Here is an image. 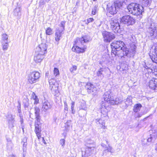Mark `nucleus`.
<instances>
[{"label": "nucleus", "instance_id": "nucleus-42", "mask_svg": "<svg viewBox=\"0 0 157 157\" xmlns=\"http://www.w3.org/2000/svg\"><path fill=\"white\" fill-rule=\"evenodd\" d=\"M80 108L85 110L86 109V104L84 102H82L81 103Z\"/></svg>", "mask_w": 157, "mask_h": 157}, {"label": "nucleus", "instance_id": "nucleus-26", "mask_svg": "<svg viewBox=\"0 0 157 157\" xmlns=\"http://www.w3.org/2000/svg\"><path fill=\"white\" fill-rule=\"evenodd\" d=\"M122 101L121 99H119V98H116L115 100H114L113 98V99H111L110 101V104L112 105H118L119 104L121 103Z\"/></svg>", "mask_w": 157, "mask_h": 157}, {"label": "nucleus", "instance_id": "nucleus-11", "mask_svg": "<svg viewBox=\"0 0 157 157\" xmlns=\"http://www.w3.org/2000/svg\"><path fill=\"white\" fill-rule=\"evenodd\" d=\"M84 151H82V157H87L90 156L94 152V146H86Z\"/></svg>", "mask_w": 157, "mask_h": 157}, {"label": "nucleus", "instance_id": "nucleus-24", "mask_svg": "<svg viewBox=\"0 0 157 157\" xmlns=\"http://www.w3.org/2000/svg\"><path fill=\"white\" fill-rule=\"evenodd\" d=\"M63 31L62 29H57L55 33V40L56 41H59L62 35L63 34Z\"/></svg>", "mask_w": 157, "mask_h": 157}, {"label": "nucleus", "instance_id": "nucleus-40", "mask_svg": "<svg viewBox=\"0 0 157 157\" xmlns=\"http://www.w3.org/2000/svg\"><path fill=\"white\" fill-rule=\"evenodd\" d=\"M65 22L64 21H61L60 24V27L57 29H62L63 31L65 30Z\"/></svg>", "mask_w": 157, "mask_h": 157}, {"label": "nucleus", "instance_id": "nucleus-22", "mask_svg": "<svg viewBox=\"0 0 157 157\" xmlns=\"http://www.w3.org/2000/svg\"><path fill=\"white\" fill-rule=\"evenodd\" d=\"M138 3H132L129 4L127 6V9L129 13L132 14Z\"/></svg>", "mask_w": 157, "mask_h": 157}, {"label": "nucleus", "instance_id": "nucleus-53", "mask_svg": "<svg viewBox=\"0 0 157 157\" xmlns=\"http://www.w3.org/2000/svg\"><path fill=\"white\" fill-rule=\"evenodd\" d=\"M94 20V19L92 18H89V19H87V24H89L90 22H93Z\"/></svg>", "mask_w": 157, "mask_h": 157}, {"label": "nucleus", "instance_id": "nucleus-19", "mask_svg": "<svg viewBox=\"0 0 157 157\" xmlns=\"http://www.w3.org/2000/svg\"><path fill=\"white\" fill-rule=\"evenodd\" d=\"M149 87L153 90H157V78H153L150 80L149 82Z\"/></svg>", "mask_w": 157, "mask_h": 157}, {"label": "nucleus", "instance_id": "nucleus-12", "mask_svg": "<svg viewBox=\"0 0 157 157\" xmlns=\"http://www.w3.org/2000/svg\"><path fill=\"white\" fill-rule=\"evenodd\" d=\"M145 71L146 72H148V73H146V75L147 76V75L149 74H154L155 75H157V68L156 67H149L147 65H145L144 67Z\"/></svg>", "mask_w": 157, "mask_h": 157}, {"label": "nucleus", "instance_id": "nucleus-62", "mask_svg": "<svg viewBox=\"0 0 157 157\" xmlns=\"http://www.w3.org/2000/svg\"><path fill=\"white\" fill-rule=\"evenodd\" d=\"M144 140H145L144 139V140L142 141V145H145L147 144L146 142V143H144Z\"/></svg>", "mask_w": 157, "mask_h": 157}, {"label": "nucleus", "instance_id": "nucleus-59", "mask_svg": "<svg viewBox=\"0 0 157 157\" xmlns=\"http://www.w3.org/2000/svg\"><path fill=\"white\" fill-rule=\"evenodd\" d=\"M32 99L33 100H35L36 99H38L37 97L34 94V95L33 96Z\"/></svg>", "mask_w": 157, "mask_h": 157}, {"label": "nucleus", "instance_id": "nucleus-13", "mask_svg": "<svg viewBox=\"0 0 157 157\" xmlns=\"http://www.w3.org/2000/svg\"><path fill=\"white\" fill-rule=\"evenodd\" d=\"M44 54L42 52L40 53L35 52L34 55V60L36 63H39L41 62L44 57Z\"/></svg>", "mask_w": 157, "mask_h": 157}, {"label": "nucleus", "instance_id": "nucleus-28", "mask_svg": "<svg viewBox=\"0 0 157 157\" xmlns=\"http://www.w3.org/2000/svg\"><path fill=\"white\" fill-rule=\"evenodd\" d=\"M81 39L84 43L88 42L91 40L90 36L88 35H85L82 36Z\"/></svg>", "mask_w": 157, "mask_h": 157}, {"label": "nucleus", "instance_id": "nucleus-48", "mask_svg": "<svg viewBox=\"0 0 157 157\" xmlns=\"http://www.w3.org/2000/svg\"><path fill=\"white\" fill-rule=\"evenodd\" d=\"M86 144L87 146H89V145H92L93 146H94L93 141L90 140H87L86 141Z\"/></svg>", "mask_w": 157, "mask_h": 157}, {"label": "nucleus", "instance_id": "nucleus-49", "mask_svg": "<svg viewBox=\"0 0 157 157\" xmlns=\"http://www.w3.org/2000/svg\"><path fill=\"white\" fill-rule=\"evenodd\" d=\"M77 69V66L74 65L70 69V71L71 73H74L75 71Z\"/></svg>", "mask_w": 157, "mask_h": 157}, {"label": "nucleus", "instance_id": "nucleus-29", "mask_svg": "<svg viewBox=\"0 0 157 157\" xmlns=\"http://www.w3.org/2000/svg\"><path fill=\"white\" fill-rule=\"evenodd\" d=\"M53 87H49L52 92H54V93L57 94L59 92L58 90V86L57 84L52 86Z\"/></svg>", "mask_w": 157, "mask_h": 157}, {"label": "nucleus", "instance_id": "nucleus-14", "mask_svg": "<svg viewBox=\"0 0 157 157\" xmlns=\"http://www.w3.org/2000/svg\"><path fill=\"white\" fill-rule=\"evenodd\" d=\"M52 106L50 102L47 100L44 99L43 101L41 110L42 111L46 112L52 108Z\"/></svg>", "mask_w": 157, "mask_h": 157}, {"label": "nucleus", "instance_id": "nucleus-45", "mask_svg": "<svg viewBox=\"0 0 157 157\" xmlns=\"http://www.w3.org/2000/svg\"><path fill=\"white\" fill-rule=\"evenodd\" d=\"M136 47L134 44H132L130 47L131 50L132 51L133 53H135L136 52Z\"/></svg>", "mask_w": 157, "mask_h": 157}, {"label": "nucleus", "instance_id": "nucleus-54", "mask_svg": "<svg viewBox=\"0 0 157 157\" xmlns=\"http://www.w3.org/2000/svg\"><path fill=\"white\" fill-rule=\"evenodd\" d=\"M22 143L23 145V151H24L26 149V147L27 145V143Z\"/></svg>", "mask_w": 157, "mask_h": 157}, {"label": "nucleus", "instance_id": "nucleus-61", "mask_svg": "<svg viewBox=\"0 0 157 157\" xmlns=\"http://www.w3.org/2000/svg\"><path fill=\"white\" fill-rule=\"evenodd\" d=\"M154 53L157 55V47L155 48L154 49Z\"/></svg>", "mask_w": 157, "mask_h": 157}, {"label": "nucleus", "instance_id": "nucleus-6", "mask_svg": "<svg viewBox=\"0 0 157 157\" xmlns=\"http://www.w3.org/2000/svg\"><path fill=\"white\" fill-rule=\"evenodd\" d=\"M102 35L104 42H110L115 38L114 35L112 33L106 31L102 32Z\"/></svg>", "mask_w": 157, "mask_h": 157}, {"label": "nucleus", "instance_id": "nucleus-33", "mask_svg": "<svg viewBox=\"0 0 157 157\" xmlns=\"http://www.w3.org/2000/svg\"><path fill=\"white\" fill-rule=\"evenodd\" d=\"M103 71V68H101L98 71L97 73V75L98 77H100L101 78H102L104 77V75L102 73Z\"/></svg>", "mask_w": 157, "mask_h": 157}, {"label": "nucleus", "instance_id": "nucleus-21", "mask_svg": "<svg viewBox=\"0 0 157 157\" xmlns=\"http://www.w3.org/2000/svg\"><path fill=\"white\" fill-rule=\"evenodd\" d=\"M107 114L106 113L103 114V115H101V117L98 121V122L99 124L102 125V128H105V121L107 119Z\"/></svg>", "mask_w": 157, "mask_h": 157}, {"label": "nucleus", "instance_id": "nucleus-10", "mask_svg": "<svg viewBox=\"0 0 157 157\" xmlns=\"http://www.w3.org/2000/svg\"><path fill=\"white\" fill-rule=\"evenodd\" d=\"M40 121V120L38 121L36 120L35 124L34 131L38 139H40L41 137V125Z\"/></svg>", "mask_w": 157, "mask_h": 157}, {"label": "nucleus", "instance_id": "nucleus-3", "mask_svg": "<svg viewBox=\"0 0 157 157\" xmlns=\"http://www.w3.org/2000/svg\"><path fill=\"white\" fill-rule=\"evenodd\" d=\"M121 21L122 23L127 25H132L136 22L135 19L129 15L123 16L121 18Z\"/></svg>", "mask_w": 157, "mask_h": 157}, {"label": "nucleus", "instance_id": "nucleus-52", "mask_svg": "<svg viewBox=\"0 0 157 157\" xmlns=\"http://www.w3.org/2000/svg\"><path fill=\"white\" fill-rule=\"evenodd\" d=\"M96 9L97 7L96 6H95L93 9L92 11V14L93 15H94L96 14Z\"/></svg>", "mask_w": 157, "mask_h": 157}, {"label": "nucleus", "instance_id": "nucleus-5", "mask_svg": "<svg viewBox=\"0 0 157 157\" xmlns=\"http://www.w3.org/2000/svg\"><path fill=\"white\" fill-rule=\"evenodd\" d=\"M40 77V73L37 71H33L29 75L28 81L31 84L36 82Z\"/></svg>", "mask_w": 157, "mask_h": 157}, {"label": "nucleus", "instance_id": "nucleus-60", "mask_svg": "<svg viewBox=\"0 0 157 157\" xmlns=\"http://www.w3.org/2000/svg\"><path fill=\"white\" fill-rule=\"evenodd\" d=\"M101 146L102 147H103V148H104V149L106 147V145L104 144L103 143H101Z\"/></svg>", "mask_w": 157, "mask_h": 157}, {"label": "nucleus", "instance_id": "nucleus-44", "mask_svg": "<svg viewBox=\"0 0 157 157\" xmlns=\"http://www.w3.org/2000/svg\"><path fill=\"white\" fill-rule=\"evenodd\" d=\"M156 27H154L153 28L151 27L149 28V31H151L150 32V35L151 36H153L154 34L155 31L156 30Z\"/></svg>", "mask_w": 157, "mask_h": 157}, {"label": "nucleus", "instance_id": "nucleus-46", "mask_svg": "<svg viewBox=\"0 0 157 157\" xmlns=\"http://www.w3.org/2000/svg\"><path fill=\"white\" fill-rule=\"evenodd\" d=\"M54 74L55 76H58L59 75V71L58 68H54Z\"/></svg>", "mask_w": 157, "mask_h": 157}, {"label": "nucleus", "instance_id": "nucleus-18", "mask_svg": "<svg viewBox=\"0 0 157 157\" xmlns=\"http://www.w3.org/2000/svg\"><path fill=\"white\" fill-rule=\"evenodd\" d=\"M8 120L9 126L10 128H12L14 127L13 123L14 122L15 116L8 113L6 117Z\"/></svg>", "mask_w": 157, "mask_h": 157}, {"label": "nucleus", "instance_id": "nucleus-32", "mask_svg": "<svg viewBox=\"0 0 157 157\" xmlns=\"http://www.w3.org/2000/svg\"><path fill=\"white\" fill-rule=\"evenodd\" d=\"M150 56L152 61L157 63V55L154 53L152 56L150 55Z\"/></svg>", "mask_w": 157, "mask_h": 157}, {"label": "nucleus", "instance_id": "nucleus-38", "mask_svg": "<svg viewBox=\"0 0 157 157\" xmlns=\"http://www.w3.org/2000/svg\"><path fill=\"white\" fill-rule=\"evenodd\" d=\"M53 33L52 29L50 27L47 28L46 30V35H50L52 34Z\"/></svg>", "mask_w": 157, "mask_h": 157}, {"label": "nucleus", "instance_id": "nucleus-63", "mask_svg": "<svg viewBox=\"0 0 157 157\" xmlns=\"http://www.w3.org/2000/svg\"><path fill=\"white\" fill-rule=\"evenodd\" d=\"M42 140L43 142V143L45 144H46V142L44 140V137H42Z\"/></svg>", "mask_w": 157, "mask_h": 157}, {"label": "nucleus", "instance_id": "nucleus-15", "mask_svg": "<svg viewBox=\"0 0 157 157\" xmlns=\"http://www.w3.org/2000/svg\"><path fill=\"white\" fill-rule=\"evenodd\" d=\"M136 8L135 9L132 14L137 16L142 15V13L144 12L143 7L140 5L137 4Z\"/></svg>", "mask_w": 157, "mask_h": 157}, {"label": "nucleus", "instance_id": "nucleus-39", "mask_svg": "<svg viewBox=\"0 0 157 157\" xmlns=\"http://www.w3.org/2000/svg\"><path fill=\"white\" fill-rule=\"evenodd\" d=\"M20 8L19 7L16 8H15L14 10V13L15 15L19 16V15H20Z\"/></svg>", "mask_w": 157, "mask_h": 157}, {"label": "nucleus", "instance_id": "nucleus-20", "mask_svg": "<svg viewBox=\"0 0 157 157\" xmlns=\"http://www.w3.org/2000/svg\"><path fill=\"white\" fill-rule=\"evenodd\" d=\"M24 107L26 110L31 109L33 107L32 104H29V99L27 98H24L23 100Z\"/></svg>", "mask_w": 157, "mask_h": 157}, {"label": "nucleus", "instance_id": "nucleus-35", "mask_svg": "<svg viewBox=\"0 0 157 157\" xmlns=\"http://www.w3.org/2000/svg\"><path fill=\"white\" fill-rule=\"evenodd\" d=\"M71 121L68 120L67 121L66 123H65V128L66 131H68L70 128V126L71 124Z\"/></svg>", "mask_w": 157, "mask_h": 157}, {"label": "nucleus", "instance_id": "nucleus-58", "mask_svg": "<svg viewBox=\"0 0 157 157\" xmlns=\"http://www.w3.org/2000/svg\"><path fill=\"white\" fill-rule=\"evenodd\" d=\"M34 104H36L39 102V99H36L35 100H34Z\"/></svg>", "mask_w": 157, "mask_h": 157}, {"label": "nucleus", "instance_id": "nucleus-36", "mask_svg": "<svg viewBox=\"0 0 157 157\" xmlns=\"http://www.w3.org/2000/svg\"><path fill=\"white\" fill-rule=\"evenodd\" d=\"M49 82L50 85V87L52 88V86H54V85H56V84H57L56 81L54 79H52L49 80Z\"/></svg>", "mask_w": 157, "mask_h": 157}, {"label": "nucleus", "instance_id": "nucleus-56", "mask_svg": "<svg viewBox=\"0 0 157 157\" xmlns=\"http://www.w3.org/2000/svg\"><path fill=\"white\" fill-rule=\"evenodd\" d=\"M19 116L20 117V122H21V124H22L23 122V119L22 118V115L21 114H19Z\"/></svg>", "mask_w": 157, "mask_h": 157}, {"label": "nucleus", "instance_id": "nucleus-17", "mask_svg": "<svg viewBox=\"0 0 157 157\" xmlns=\"http://www.w3.org/2000/svg\"><path fill=\"white\" fill-rule=\"evenodd\" d=\"M152 134H150V137L147 140V141L151 142L155 140L157 138V126H155L151 130Z\"/></svg>", "mask_w": 157, "mask_h": 157}, {"label": "nucleus", "instance_id": "nucleus-16", "mask_svg": "<svg viewBox=\"0 0 157 157\" xmlns=\"http://www.w3.org/2000/svg\"><path fill=\"white\" fill-rule=\"evenodd\" d=\"M47 48V46L46 44H41L36 48L35 52L40 53L43 52L45 54L46 53Z\"/></svg>", "mask_w": 157, "mask_h": 157}, {"label": "nucleus", "instance_id": "nucleus-31", "mask_svg": "<svg viewBox=\"0 0 157 157\" xmlns=\"http://www.w3.org/2000/svg\"><path fill=\"white\" fill-rule=\"evenodd\" d=\"M128 67V65L125 63H121L120 66V69L121 71H126Z\"/></svg>", "mask_w": 157, "mask_h": 157}, {"label": "nucleus", "instance_id": "nucleus-50", "mask_svg": "<svg viewBox=\"0 0 157 157\" xmlns=\"http://www.w3.org/2000/svg\"><path fill=\"white\" fill-rule=\"evenodd\" d=\"M75 102L74 101H72L71 104V109L72 111V113L74 114L75 113V111L74 110V107L75 105Z\"/></svg>", "mask_w": 157, "mask_h": 157}, {"label": "nucleus", "instance_id": "nucleus-43", "mask_svg": "<svg viewBox=\"0 0 157 157\" xmlns=\"http://www.w3.org/2000/svg\"><path fill=\"white\" fill-rule=\"evenodd\" d=\"M131 102V99L130 98V97L127 98L125 99V101H124V103L127 106L130 105Z\"/></svg>", "mask_w": 157, "mask_h": 157}, {"label": "nucleus", "instance_id": "nucleus-64", "mask_svg": "<svg viewBox=\"0 0 157 157\" xmlns=\"http://www.w3.org/2000/svg\"><path fill=\"white\" fill-rule=\"evenodd\" d=\"M155 149L156 151H157V144L155 145Z\"/></svg>", "mask_w": 157, "mask_h": 157}, {"label": "nucleus", "instance_id": "nucleus-30", "mask_svg": "<svg viewBox=\"0 0 157 157\" xmlns=\"http://www.w3.org/2000/svg\"><path fill=\"white\" fill-rule=\"evenodd\" d=\"M142 107L141 104H137L135 105L134 107L133 111L135 112H137L140 110Z\"/></svg>", "mask_w": 157, "mask_h": 157}, {"label": "nucleus", "instance_id": "nucleus-37", "mask_svg": "<svg viewBox=\"0 0 157 157\" xmlns=\"http://www.w3.org/2000/svg\"><path fill=\"white\" fill-rule=\"evenodd\" d=\"M8 36L6 34H3L2 35V42H8Z\"/></svg>", "mask_w": 157, "mask_h": 157}, {"label": "nucleus", "instance_id": "nucleus-23", "mask_svg": "<svg viewBox=\"0 0 157 157\" xmlns=\"http://www.w3.org/2000/svg\"><path fill=\"white\" fill-rule=\"evenodd\" d=\"M110 92L109 91H107L105 92L104 94L103 95V98L104 99V100L110 104V101L111 99H113L110 94Z\"/></svg>", "mask_w": 157, "mask_h": 157}, {"label": "nucleus", "instance_id": "nucleus-51", "mask_svg": "<svg viewBox=\"0 0 157 157\" xmlns=\"http://www.w3.org/2000/svg\"><path fill=\"white\" fill-rule=\"evenodd\" d=\"M17 111L18 113H20L21 112V105L20 102L18 101V105L17 106Z\"/></svg>", "mask_w": 157, "mask_h": 157}, {"label": "nucleus", "instance_id": "nucleus-9", "mask_svg": "<svg viewBox=\"0 0 157 157\" xmlns=\"http://www.w3.org/2000/svg\"><path fill=\"white\" fill-rule=\"evenodd\" d=\"M110 28L113 30H116L117 31L120 29V25L118 20L115 18H112L109 20Z\"/></svg>", "mask_w": 157, "mask_h": 157}, {"label": "nucleus", "instance_id": "nucleus-41", "mask_svg": "<svg viewBox=\"0 0 157 157\" xmlns=\"http://www.w3.org/2000/svg\"><path fill=\"white\" fill-rule=\"evenodd\" d=\"M2 44L3 49L4 50H7L8 46V42H2Z\"/></svg>", "mask_w": 157, "mask_h": 157}, {"label": "nucleus", "instance_id": "nucleus-2", "mask_svg": "<svg viewBox=\"0 0 157 157\" xmlns=\"http://www.w3.org/2000/svg\"><path fill=\"white\" fill-rule=\"evenodd\" d=\"M84 44L83 41L81 38H77L75 42V44L72 48V50L74 52L78 53H83L85 50L86 48H81L79 46L83 45Z\"/></svg>", "mask_w": 157, "mask_h": 157}, {"label": "nucleus", "instance_id": "nucleus-47", "mask_svg": "<svg viewBox=\"0 0 157 157\" xmlns=\"http://www.w3.org/2000/svg\"><path fill=\"white\" fill-rule=\"evenodd\" d=\"M50 0H40L39 2L40 6H42L46 2H48Z\"/></svg>", "mask_w": 157, "mask_h": 157}, {"label": "nucleus", "instance_id": "nucleus-57", "mask_svg": "<svg viewBox=\"0 0 157 157\" xmlns=\"http://www.w3.org/2000/svg\"><path fill=\"white\" fill-rule=\"evenodd\" d=\"M27 137H25L23 139L22 141L21 142V143H27Z\"/></svg>", "mask_w": 157, "mask_h": 157}, {"label": "nucleus", "instance_id": "nucleus-55", "mask_svg": "<svg viewBox=\"0 0 157 157\" xmlns=\"http://www.w3.org/2000/svg\"><path fill=\"white\" fill-rule=\"evenodd\" d=\"M65 140L64 139H61L60 140V143L62 145V146H63V145H64L65 144Z\"/></svg>", "mask_w": 157, "mask_h": 157}, {"label": "nucleus", "instance_id": "nucleus-1", "mask_svg": "<svg viewBox=\"0 0 157 157\" xmlns=\"http://www.w3.org/2000/svg\"><path fill=\"white\" fill-rule=\"evenodd\" d=\"M122 3L120 2H116L113 4L109 3L107 5V9L108 11L111 14H116L120 9L122 6Z\"/></svg>", "mask_w": 157, "mask_h": 157}, {"label": "nucleus", "instance_id": "nucleus-27", "mask_svg": "<svg viewBox=\"0 0 157 157\" xmlns=\"http://www.w3.org/2000/svg\"><path fill=\"white\" fill-rule=\"evenodd\" d=\"M113 150V147L111 146L110 144H108V146H106L103 152V155H104L106 152H110L112 153V151Z\"/></svg>", "mask_w": 157, "mask_h": 157}, {"label": "nucleus", "instance_id": "nucleus-34", "mask_svg": "<svg viewBox=\"0 0 157 157\" xmlns=\"http://www.w3.org/2000/svg\"><path fill=\"white\" fill-rule=\"evenodd\" d=\"M143 5L147 6L149 5L151 2V0H142Z\"/></svg>", "mask_w": 157, "mask_h": 157}, {"label": "nucleus", "instance_id": "nucleus-4", "mask_svg": "<svg viewBox=\"0 0 157 157\" xmlns=\"http://www.w3.org/2000/svg\"><path fill=\"white\" fill-rule=\"evenodd\" d=\"M111 45L112 50H114L116 51H119L123 48L125 47L124 42L120 40L113 41Z\"/></svg>", "mask_w": 157, "mask_h": 157}, {"label": "nucleus", "instance_id": "nucleus-25", "mask_svg": "<svg viewBox=\"0 0 157 157\" xmlns=\"http://www.w3.org/2000/svg\"><path fill=\"white\" fill-rule=\"evenodd\" d=\"M34 109L36 120L38 121L40 120L41 118L40 114V109L38 107L36 106L34 108Z\"/></svg>", "mask_w": 157, "mask_h": 157}, {"label": "nucleus", "instance_id": "nucleus-7", "mask_svg": "<svg viewBox=\"0 0 157 157\" xmlns=\"http://www.w3.org/2000/svg\"><path fill=\"white\" fill-rule=\"evenodd\" d=\"M112 53H113L115 56H117L119 57L122 58L124 56H127L128 54L129 51L128 48L126 47L123 48L119 51H115L114 50H112Z\"/></svg>", "mask_w": 157, "mask_h": 157}, {"label": "nucleus", "instance_id": "nucleus-8", "mask_svg": "<svg viewBox=\"0 0 157 157\" xmlns=\"http://www.w3.org/2000/svg\"><path fill=\"white\" fill-rule=\"evenodd\" d=\"M86 88L88 93L91 94L93 95H95L97 94V89L93 84L90 82L87 83L86 86Z\"/></svg>", "mask_w": 157, "mask_h": 157}]
</instances>
